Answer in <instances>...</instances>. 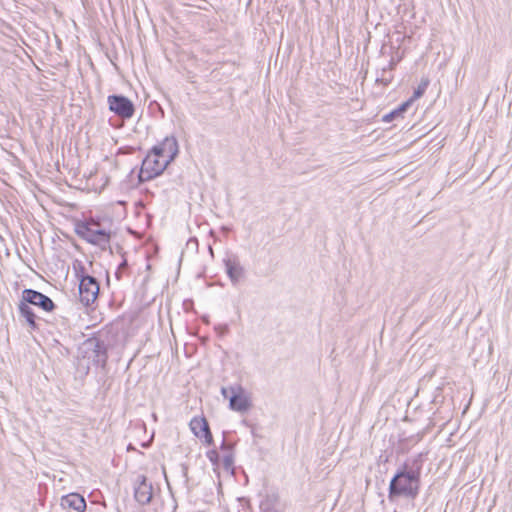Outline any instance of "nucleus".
<instances>
[{"label":"nucleus","instance_id":"nucleus-16","mask_svg":"<svg viewBox=\"0 0 512 512\" xmlns=\"http://www.w3.org/2000/svg\"><path fill=\"white\" fill-rule=\"evenodd\" d=\"M399 114L396 112V109L391 111L390 113L383 116L382 120L384 122H391L394 118L398 117Z\"/></svg>","mask_w":512,"mask_h":512},{"label":"nucleus","instance_id":"nucleus-2","mask_svg":"<svg viewBox=\"0 0 512 512\" xmlns=\"http://www.w3.org/2000/svg\"><path fill=\"white\" fill-rule=\"evenodd\" d=\"M420 488V471L401 470L392 478L389 485V499L404 496L415 498Z\"/></svg>","mask_w":512,"mask_h":512},{"label":"nucleus","instance_id":"nucleus-5","mask_svg":"<svg viewBox=\"0 0 512 512\" xmlns=\"http://www.w3.org/2000/svg\"><path fill=\"white\" fill-rule=\"evenodd\" d=\"M168 165L156 157L151 151L142 162L139 179L141 182L150 181L161 175Z\"/></svg>","mask_w":512,"mask_h":512},{"label":"nucleus","instance_id":"nucleus-8","mask_svg":"<svg viewBox=\"0 0 512 512\" xmlns=\"http://www.w3.org/2000/svg\"><path fill=\"white\" fill-rule=\"evenodd\" d=\"M108 106L117 116L123 119H129L134 114V105L131 100L122 95H110L107 98Z\"/></svg>","mask_w":512,"mask_h":512},{"label":"nucleus","instance_id":"nucleus-7","mask_svg":"<svg viewBox=\"0 0 512 512\" xmlns=\"http://www.w3.org/2000/svg\"><path fill=\"white\" fill-rule=\"evenodd\" d=\"M189 427L195 437H197L204 446H212L214 444L213 434L204 416L193 417L189 423Z\"/></svg>","mask_w":512,"mask_h":512},{"label":"nucleus","instance_id":"nucleus-14","mask_svg":"<svg viewBox=\"0 0 512 512\" xmlns=\"http://www.w3.org/2000/svg\"><path fill=\"white\" fill-rule=\"evenodd\" d=\"M428 84H429V80L423 79L421 81V83L418 85V87L415 89L413 96L410 99H412L413 101H416L417 99L422 97L428 87Z\"/></svg>","mask_w":512,"mask_h":512},{"label":"nucleus","instance_id":"nucleus-12","mask_svg":"<svg viewBox=\"0 0 512 512\" xmlns=\"http://www.w3.org/2000/svg\"><path fill=\"white\" fill-rule=\"evenodd\" d=\"M61 505L64 509L84 512L86 509V501L84 497L78 493H70L62 497Z\"/></svg>","mask_w":512,"mask_h":512},{"label":"nucleus","instance_id":"nucleus-13","mask_svg":"<svg viewBox=\"0 0 512 512\" xmlns=\"http://www.w3.org/2000/svg\"><path fill=\"white\" fill-rule=\"evenodd\" d=\"M152 495V486L146 480H142L135 488L134 497L141 505L148 504L152 499Z\"/></svg>","mask_w":512,"mask_h":512},{"label":"nucleus","instance_id":"nucleus-1","mask_svg":"<svg viewBox=\"0 0 512 512\" xmlns=\"http://www.w3.org/2000/svg\"><path fill=\"white\" fill-rule=\"evenodd\" d=\"M31 305L39 307L45 312H52L55 308L53 301L46 295L33 289H25L22 292L21 300L18 304V310L32 329L37 328L36 315Z\"/></svg>","mask_w":512,"mask_h":512},{"label":"nucleus","instance_id":"nucleus-15","mask_svg":"<svg viewBox=\"0 0 512 512\" xmlns=\"http://www.w3.org/2000/svg\"><path fill=\"white\" fill-rule=\"evenodd\" d=\"M414 101L412 99H408L404 103H402L398 108H396V112L399 114V116L404 113L413 103Z\"/></svg>","mask_w":512,"mask_h":512},{"label":"nucleus","instance_id":"nucleus-17","mask_svg":"<svg viewBox=\"0 0 512 512\" xmlns=\"http://www.w3.org/2000/svg\"><path fill=\"white\" fill-rule=\"evenodd\" d=\"M229 274H230L231 276H233V275L235 274V271H234V269H233V268H230V269H229Z\"/></svg>","mask_w":512,"mask_h":512},{"label":"nucleus","instance_id":"nucleus-9","mask_svg":"<svg viewBox=\"0 0 512 512\" xmlns=\"http://www.w3.org/2000/svg\"><path fill=\"white\" fill-rule=\"evenodd\" d=\"M151 152L156 154V157L168 165L177 155L178 145L174 138L167 137L159 144L155 145Z\"/></svg>","mask_w":512,"mask_h":512},{"label":"nucleus","instance_id":"nucleus-3","mask_svg":"<svg viewBox=\"0 0 512 512\" xmlns=\"http://www.w3.org/2000/svg\"><path fill=\"white\" fill-rule=\"evenodd\" d=\"M206 457L213 466L214 472L218 477L221 475L234 474V455L232 448L226 443H222L219 449L207 451Z\"/></svg>","mask_w":512,"mask_h":512},{"label":"nucleus","instance_id":"nucleus-6","mask_svg":"<svg viewBox=\"0 0 512 512\" xmlns=\"http://www.w3.org/2000/svg\"><path fill=\"white\" fill-rule=\"evenodd\" d=\"M78 278L80 301L85 305L95 302L100 290L97 280L89 275H79Z\"/></svg>","mask_w":512,"mask_h":512},{"label":"nucleus","instance_id":"nucleus-4","mask_svg":"<svg viewBox=\"0 0 512 512\" xmlns=\"http://www.w3.org/2000/svg\"><path fill=\"white\" fill-rule=\"evenodd\" d=\"M77 233L86 241L99 246L108 245L111 239L110 232L101 229L99 223L93 221L79 224Z\"/></svg>","mask_w":512,"mask_h":512},{"label":"nucleus","instance_id":"nucleus-10","mask_svg":"<svg viewBox=\"0 0 512 512\" xmlns=\"http://www.w3.org/2000/svg\"><path fill=\"white\" fill-rule=\"evenodd\" d=\"M151 152L156 154V157L168 165L177 155L178 145L174 138L167 137L159 144L155 145Z\"/></svg>","mask_w":512,"mask_h":512},{"label":"nucleus","instance_id":"nucleus-11","mask_svg":"<svg viewBox=\"0 0 512 512\" xmlns=\"http://www.w3.org/2000/svg\"><path fill=\"white\" fill-rule=\"evenodd\" d=\"M230 408L238 412H245L250 408V397L241 387L230 388Z\"/></svg>","mask_w":512,"mask_h":512}]
</instances>
